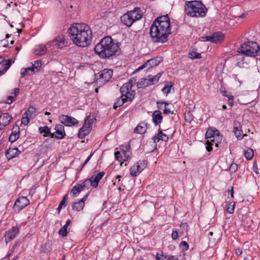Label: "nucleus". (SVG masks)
I'll list each match as a JSON object with an SVG mask.
<instances>
[{
    "instance_id": "4",
    "label": "nucleus",
    "mask_w": 260,
    "mask_h": 260,
    "mask_svg": "<svg viewBox=\"0 0 260 260\" xmlns=\"http://www.w3.org/2000/svg\"><path fill=\"white\" fill-rule=\"evenodd\" d=\"M185 11L189 16L203 17L206 15L207 9L201 1H188L186 2Z\"/></svg>"
},
{
    "instance_id": "38",
    "label": "nucleus",
    "mask_w": 260,
    "mask_h": 260,
    "mask_svg": "<svg viewBox=\"0 0 260 260\" xmlns=\"http://www.w3.org/2000/svg\"><path fill=\"white\" fill-rule=\"evenodd\" d=\"M233 131L238 139L241 140L243 138L242 132L239 127L235 126Z\"/></svg>"
},
{
    "instance_id": "17",
    "label": "nucleus",
    "mask_w": 260,
    "mask_h": 260,
    "mask_svg": "<svg viewBox=\"0 0 260 260\" xmlns=\"http://www.w3.org/2000/svg\"><path fill=\"white\" fill-rule=\"evenodd\" d=\"M133 13H131V11L127 12L121 17V21L126 26L130 27L136 21V19L133 18Z\"/></svg>"
},
{
    "instance_id": "40",
    "label": "nucleus",
    "mask_w": 260,
    "mask_h": 260,
    "mask_svg": "<svg viewBox=\"0 0 260 260\" xmlns=\"http://www.w3.org/2000/svg\"><path fill=\"white\" fill-rule=\"evenodd\" d=\"M235 203L230 202L226 206V210L229 213H233L234 211Z\"/></svg>"
},
{
    "instance_id": "35",
    "label": "nucleus",
    "mask_w": 260,
    "mask_h": 260,
    "mask_svg": "<svg viewBox=\"0 0 260 260\" xmlns=\"http://www.w3.org/2000/svg\"><path fill=\"white\" fill-rule=\"evenodd\" d=\"M85 205V203H83L82 201H78L77 202L73 203L72 205V209L74 210L79 211L81 210Z\"/></svg>"
},
{
    "instance_id": "13",
    "label": "nucleus",
    "mask_w": 260,
    "mask_h": 260,
    "mask_svg": "<svg viewBox=\"0 0 260 260\" xmlns=\"http://www.w3.org/2000/svg\"><path fill=\"white\" fill-rule=\"evenodd\" d=\"M104 174L105 172L102 171L96 175H92L89 179L85 180V181H88L86 183L87 186L88 187L92 186L93 187H96L100 180L103 177Z\"/></svg>"
},
{
    "instance_id": "59",
    "label": "nucleus",
    "mask_w": 260,
    "mask_h": 260,
    "mask_svg": "<svg viewBox=\"0 0 260 260\" xmlns=\"http://www.w3.org/2000/svg\"><path fill=\"white\" fill-rule=\"evenodd\" d=\"M164 114H169L171 113V111L170 109L167 108L166 106L165 107V109L164 110Z\"/></svg>"
},
{
    "instance_id": "60",
    "label": "nucleus",
    "mask_w": 260,
    "mask_h": 260,
    "mask_svg": "<svg viewBox=\"0 0 260 260\" xmlns=\"http://www.w3.org/2000/svg\"><path fill=\"white\" fill-rule=\"evenodd\" d=\"M43 63H44V62H43ZM39 64H40L41 65L42 64L41 60H37L35 61L34 63L32 64V65H36V64L39 65Z\"/></svg>"
},
{
    "instance_id": "10",
    "label": "nucleus",
    "mask_w": 260,
    "mask_h": 260,
    "mask_svg": "<svg viewBox=\"0 0 260 260\" xmlns=\"http://www.w3.org/2000/svg\"><path fill=\"white\" fill-rule=\"evenodd\" d=\"M147 162L145 160H139L130 169V174L133 177H136L146 167Z\"/></svg>"
},
{
    "instance_id": "56",
    "label": "nucleus",
    "mask_w": 260,
    "mask_h": 260,
    "mask_svg": "<svg viewBox=\"0 0 260 260\" xmlns=\"http://www.w3.org/2000/svg\"><path fill=\"white\" fill-rule=\"evenodd\" d=\"M235 253L237 255H240L242 253V250L240 248H237L235 249Z\"/></svg>"
},
{
    "instance_id": "20",
    "label": "nucleus",
    "mask_w": 260,
    "mask_h": 260,
    "mask_svg": "<svg viewBox=\"0 0 260 260\" xmlns=\"http://www.w3.org/2000/svg\"><path fill=\"white\" fill-rule=\"evenodd\" d=\"M12 119V117L8 113H5L0 115V126L3 129L8 125Z\"/></svg>"
},
{
    "instance_id": "14",
    "label": "nucleus",
    "mask_w": 260,
    "mask_h": 260,
    "mask_svg": "<svg viewBox=\"0 0 260 260\" xmlns=\"http://www.w3.org/2000/svg\"><path fill=\"white\" fill-rule=\"evenodd\" d=\"M223 39L224 36L220 32H215L211 36H207L202 37L203 41H208L214 43L219 42L223 40Z\"/></svg>"
},
{
    "instance_id": "6",
    "label": "nucleus",
    "mask_w": 260,
    "mask_h": 260,
    "mask_svg": "<svg viewBox=\"0 0 260 260\" xmlns=\"http://www.w3.org/2000/svg\"><path fill=\"white\" fill-rule=\"evenodd\" d=\"M136 79L134 78L131 79L128 81L124 83L120 89L122 97H125L129 101H132L136 94L135 90L132 89V87L136 83Z\"/></svg>"
},
{
    "instance_id": "12",
    "label": "nucleus",
    "mask_w": 260,
    "mask_h": 260,
    "mask_svg": "<svg viewBox=\"0 0 260 260\" xmlns=\"http://www.w3.org/2000/svg\"><path fill=\"white\" fill-rule=\"evenodd\" d=\"M59 120L60 123L67 126L75 125L79 123L78 120L75 118L63 114L59 116Z\"/></svg>"
},
{
    "instance_id": "47",
    "label": "nucleus",
    "mask_w": 260,
    "mask_h": 260,
    "mask_svg": "<svg viewBox=\"0 0 260 260\" xmlns=\"http://www.w3.org/2000/svg\"><path fill=\"white\" fill-rule=\"evenodd\" d=\"M67 230L62 228H60L58 232L59 235L62 237H66L67 235Z\"/></svg>"
},
{
    "instance_id": "33",
    "label": "nucleus",
    "mask_w": 260,
    "mask_h": 260,
    "mask_svg": "<svg viewBox=\"0 0 260 260\" xmlns=\"http://www.w3.org/2000/svg\"><path fill=\"white\" fill-rule=\"evenodd\" d=\"M14 62L12 58H6L5 56H0V64L12 65Z\"/></svg>"
},
{
    "instance_id": "15",
    "label": "nucleus",
    "mask_w": 260,
    "mask_h": 260,
    "mask_svg": "<svg viewBox=\"0 0 260 260\" xmlns=\"http://www.w3.org/2000/svg\"><path fill=\"white\" fill-rule=\"evenodd\" d=\"M29 204V201L25 197H19L15 202L14 208L18 212Z\"/></svg>"
},
{
    "instance_id": "55",
    "label": "nucleus",
    "mask_w": 260,
    "mask_h": 260,
    "mask_svg": "<svg viewBox=\"0 0 260 260\" xmlns=\"http://www.w3.org/2000/svg\"><path fill=\"white\" fill-rule=\"evenodd\" d=\"M28 73L25 68H22L20 73L21 78L24 77Z\"/></svg>"
},
{
    "instance_id": "30",
    "label": "nucleus",
    "mask_w": 260,
    "mask_h": 260,
    "mask_svg": "<svg viewBox=\"0 0 260 260\" xmlns=\"http://www.w3.org/2000/svg\"><path fill=\"white\" fill-rule=\"evenodd\" d=\"M127 102H129L126 98L121 96L117 99L116 101L115 102L113 106V109L116 110L118 107H120L123 105L124 103Z\"/></svg>"
},
{
    "instance_id": "64",
    "label": "nucleus",
    "mask_w": 260,
    "mask_h": 260,
    "mask_svg": "<svg viewBox=\"0 0 260 260\" xmlns=\"http://www.w3.org/2000/svg\"><path fill=\"white\" fill-rule=\"evenodd\" d=\"M88 196V193L85 195L80 201H82L83 203H84L85 201L86 200Z\"/></svg>"
},
{
    "instance_id": "48",
    "label": "nucleus",
    "mask_w": 260,
    "mask_h": 260,
    "mask_svg": "<svg viewBox=\"0 0 260 260\" xmlns=\"http://www.w3.org/2000/svg\"><path fill=\"white\" fill-rule=\"evenodd\" d=\"M166 257L164 255L162 252L160 253H157L156 255V260H165Z\"/></svg>"
},
{
    "instance_id": "22",
    "label": "nucleus",
    "mask_w": 260,
    "mask_h": 260,
    "mask_svg": "<svg viewBox=\"0 0 260 260\" xmlns=\"http://www.w3.org/2000/svg\"><path fill=\"white\" fill-rule=\"evenodd\" d=\"M55 129L56 134L57 135V139H61L65 137L64 127L62 124H57L55 126Z\"/></svg>"
},
{
    "instance_id": "41",
    "label": "nucleus",
    "mask_w": 260,
    "mask_h": 260,
    "mask_svg": "<svg viewBox=\"0 0 260 260\" xmlns=\"http://www.w3.org/2000/svg\"><path fill=\"white\" fill-rule=\"evenodd\" d=\"M188 56L191 59H199L202 57L200 53L193 51L189 53Z\"/></svg>"
},
{
    "instance_id": "51",
    "label": "nucleus",
    "mask_w": 260,
    "mask_h": 260,
    "mask_svg": "<svg viewBox=\"0 0 260 260\" xmlns=\"http://www.w3.org/2000/svg\"><path fill=\"white\" fill-rule=\"evenodd\" d=\"M2 67L0 66V75L4 74L10 67V66H5L4 69H2Z\"/></svg>"
},
{
    "instance_id": "1",
    "label": "nucleus",
    "mask_w": 260,
    "mask_h": 260,
    "mask_svg": "<svg viewBox=\"0 0 260 260\" xmlns=\"http://www.w3.org/2000/svg\"><path fill=\"white\" fill-rule=\"evenodd\" d=\"M70 39L77 46L85 47L90 44L92 34L90 26L85 23H74L68 29Z\"/></svg>"
},
{
    "instance_id": "63",
    "label": "nucleus",
    "mask_w": 260,
    "mask_h": 260,
    "mask_svg": "<svg viewBox=\"0 0 260 260\" xmlns=\"http://www.w3.org/2000/svg\"><path fill=\"white\" fill-rule=\"evenodd\" d=\"M188 226V224L187 223H182L181 224V227L182 228H187V227Z\"/></svg>"
},
{
    "instance_id": "29",
    "label": "nucleus",
    "mask_w": 260,
    "mask_h": 260,
    "mask_svg": "<svg viewBox=\"0 0 260 260\" xmlns=\"http://www.w3.org/2000/svg\"><path fill=\"white\" fill-rule=\"evenodd\" d=\"M219 134V132L217 129H213L212 128H209L206 132L205 138L207 140H209L210 139L215 138Z\"/></svg>"
},
{
    "instance_id": "16",
    "label": "nucleus",
    "mask_w": 260,
    "mask_h": 260,
    "mask_svg": "<svg viewBox=\"0 0 260 260\" xmlns=\"http://www.w3.org/2000/svg\"><path fill=\"white\" fill-rule=\"evenodd\" d=\"M222 140V136L220 135H218L215 138L207 140L206 142V148L208 152H210L212 150V146L213 145V142H215V146L218 147L219 144H220Z\"/></svg>"
},
{
    "instance_id": "62",
    "label": "nucleus",
    "mask_w": 260,
    "mask_h": 260,
    "mask_svg": "<svg viewBox=\"0 0 260 260\" xmlns=\"http://www.w3.org/2000/svg\"><path fill=\"white\" fill-rule=\"evenodd\" d=\"M168 260H178V258L175 256H171L169 257Z\"/></svg>"
},
{
    "instance_id": "24",
    "label": "nucleus",
    "mask_w": 260,
    "mask_h": 260,
    "mask_svg": "<svg viewBox=\"0 0 260 260\" xmlns=\"http://www.w3.org/2000/svg\"><path fill=\"white\" fill-rule=\"evenodd\" d=\"M168 139V136L162 133L160 129H158L157 135L153 137V140L154 143H157L160 140L167 142Z\"/></svg>"
},
{
    "instance_id": "37",
    "label": "nucleus",
    "mask_w": 260,
    "mask_h": 260,
    "mask_svg": "<svg viewBox=\"0 0 260 260\" xmlns=\"http://www.w3.org/2000/svg\"><path fill=\"white\" fill-rule=\"evenodd\" d=\"M244 155L248 160H250L253 156V151L251 148H248L244 151Z\"/></svg>"
},
{
    "instance_id": "44",
    "label": "nucleus",
    "mask_w": 260,
    "mask_h": 260,
    "mask_svg": "<svg viewBox=\"0 0 260 260\" xmlns=\"http://www.w3.org/2000/svg\"><path fill=\"white\" fill-rule=\"evenodd\" d=\"M172 86L173 84H172L170 85H165L162 89V91L166 93V94L167 95L169 93H170Z\"/></svg>"
},
{
    "instance_id": "53",
    "label": "nucleus",
    "mask_w": 260,
    "mask_h": 260,
    "mask_svg": "<svg viewBox=\"0 0 260 260\" xmlns=\"http://www.w3.org/2000/svg\"><path fill=\"white\" fill-rule=\"evenodd\" d=\"M180 247L184 246L185 249L187 250L188 248L189 245L186 241H183L181 242V243H180Z\"/></svg>"
},
{
    "instance_id": "57",
    "label": "nucleus",
    "mask_w": 260,
    "mask_h": 260,
    "mask_svg": "<svg viewBox=\"0 0 260 260\" xmlns=\"http://www.w3.org/2000/svg\"><path fill=\"white\" fill-rule=\"evenodd\" d=\"M92 154H90L88 157L87 158V159H86V160L85 161V162H84V164L82 165V169L84 166L89 161V160L90 159L91 156H92Z\"/></svg>"
},
{
    "instance_id": "25",
    "label": "nucleus",
    "mask_w": 260,
    "mask_h": 260,
    "mask_svg": "<svg viewBox=\"0 0 260 260\" xmlns=\"http://www.w3.org/2000/svg\"><path fill=\"white\" fill-rule=\"evenodd\" d=\"M52 45L56 46L57 48H62L67 45V42L63 37H59L56 38L52 42Z\"/></svg>"
},
{
    "instance_id": "45",
    "label": "nucleus",
    "mask_w": 260,
    "mask_h": 260,
    "mask_svg": "<svg viewBox=\"0 0 260 260\" xmlns=\"http://www.w3.org/2000/svg\"><path fill=\"white\" fill-rule=\"evenodd\" d=\"M19 137L20 136H17V135L11 134L9 138V140L10 142L13 143L15 141H16L19 138Z\"/></svg>"
},
{
    "instance_id": "39",
    "label": "nucleus",
    "mask_w": 260,
    "mask_h": 260,
    "mask_svg": "<svg viewBox=\"0 0 260 260\" xmlns=\"http://www.w3.org/2000/svg\"><path fill=\"white\" fill-rule=\"evenodd\" d=\"M41 67L42 66H29L25 68V69L27 70V72L30 71L32 73H35L39 72L40 71Z\"/></svg>"
},
{
    "instance_id": "46",
    "label": "nucleus",
    "mask_w": 260,
    "mask_h": 260,
    "mask_svg": "<svg viewBox=\"0 0 260 260\" xmlns=\"http://www.w3.org/2000/svg\"><path fill=\"white\" fill-rule=\"evenodd\" d=\"M238 169V165L236 164H232L229 167V170L232 173H235Z\"/></svg>"
},
{
    "instance_id": "27",
    "label": "nucleus",
    "mask_w": 260,
    "mask_h": 260,
    "mask_svg": "<svg viewBox=\"0 0 260 260\" xmlns=\"http://www.w3.org/2000/svg\"><path fill=\"white\" fill-rule=\"evenodd\" d=\"M19 90L20 89L19 88H15L14 89V92L12 93L11 95L8 96L5 103L8 104H10L13 101H15L16 100V96L17 94L19 93Z\"/></svg>"
},
{
    "instance_id": "34",
    "label": "nucleus",
    "mask_w": 260,
    "mask_h": 260,
    "mask_svg": "<svg viewBox=\"0 0 260 260\" xmlns=\"http://www.w3.org/2000/svg\"><path fill=\"white\" fill-rule=\"evenodd\" d=\"M36 109L32 106H30L27 110L24 113V115H28L33 118L36 117Z\"/></svg>"
},
{
    "instance_id": "8",
    "label": "nucleus",
    "mask_w": 260,
    "mask_h": 260,
    "mask_svg": "<svg viewBox=\"0 0 260 260\" xmlns=\"http://www.w3.org/2000/svg\"><path fill=\"white\" fill-rule=\"evenodd\" d=\"M161 73L155 76L148 75L146 78H141L137 83V86L139 88H142L150 85H154L158 82L161 76Z\"/></svg>"
},
{
    "instance_id": "5",
    "label": "nucleus",
    "mask_w": 260,
    "mask_h": 260,
    "mask_svg": "<svg viewBox=\"0 0 260 260\" xmlns=\"http://www.w3.org/2000/svg\"><path fill=\"white\" fill-rule=\"evenodd\" d=\"M237 51L246 56H256L260 54V47L257 43L249 41L243 43Z\"/></svg>"
},
{
    "instance_id": "23",
    "label": "nucleus",
    "mask_w": 260,
    "mask_h": 260,
    "mask_svg": "<svg viewBox=\"0 0 260 260\" xmlns=\"http://www.w3.org/2000/svg\"><path fill=\"white\" fill-rule=\"evenodd\" d=\"M162 120L161 113L159 110L155 111L152 114V121L155 125L160 123Z\"/></svg>"
},
{
    "instance_id": "7",
    "label": "nucleus",
    "mask_w": 260,
    "mask_h": 260,
    "mask_svg": "<svg viewBox=\"0 0 260 260\" xmlns=\"http://www.w3.org/2000/svg\"><path fill=\"white\" fill-rule=\"evenodd\" d=\"M95 120L94 117H91L90 115L85 118L83 125L78 132V137L80 139L84 138L89 134L92 128V125Z\"/></svg>"
},
{
    "instance_id": "18",
    "label": "nucleus",
    "mask_w": 260,
    "mask_h": 260,
    "mask_svg": "<svg viewBox=\"0 0 260 260\" xmlns=\"http://www.w3.org/2000/svg\"><path fill=\"white\" fill-rule=\"evenodd\" d=\"M19 232V230L17 226H13L11 230L6 232L5 237L6 243L10 242L14 239Z\"/></svg>"
},
{
    "instance_id": "58",
    "label": "nucleus",
    "mask_w": 260,
    "mask_h": 260,
    "mask_svg": "<svg viewBox=\"0 0 260 260\" xmlns=\"http://www.w3.org/2000/svg\"><path fill=\"white\" fill-rule=\"evenodd\" d=\"M92 154H90L88 157L87 158V159H86V160L85 161V162H84V164L82 165V169L84 166L89 161V160L90 159L91 156H92Z\"/></svg>"
},
{
    "instance_id": "2",
    "label": "nucleus",
    "mask_w": 260,
    "mask_h": 260,
    "mask_svg": "<svg viewBox=\"0 0 260 260\" xmlns=\"http://www.w3.org/2000/svg\"><path fill=\"white\" fill-rule=\"evenodd\" d=\"M170 19L168 15L157 17L153 22L150 30V35L153 42L165 43L168 41V36L171 34Z\"/></svg>"
},
{
    "instance_id": "26",
    "label": "nucleus",
    "mask_w": 260,
    "mask_h": 260,
    "mask_svg": "<svg viewBox=\"0 0 260 260\" xmlns=\"http://www.w3.org/2000/svg\"><path fill=\"white\" fill-rule=\"evenodd\" d=\"M131 13H133V17L136 21L139 20L142 18L143 12L141 9L139 7L135 8L133 10L131 11Z\"/></svg>"
},
{
    "instance_id": "50",
    "label": "nucleus",
    "mask_w": 260,
    "mask_h": 260,
    "mask_svg": "<svg viewBox=\"0 0 260 260\" xmlns=\"http://www.w3.org/2000/svg\"><path fill=\"white\" fill-rule=\"evenodd\" d=\"M68 199V196L67 194H65L62 199V200L60 203L59 205L62 206H66L67 205L66 204V201Z\"/></svg>"
},
{
    "instance_id": "11",
    "label": "nucleus",
    "mask_w": 260,
    "mask_h": 260,
    "mask_svg": "<svg viewBox=\"0 0 260 260\" xmlns=\"http://www.w3.org/2000/svg\"><path fill=\"white\" fill-rule=\"evenodd\" d=\"M120 149L122 151L121 152L118 151L115 152L116 159L119 161H126L129 157L127 154V152L129 151L130 149V146L127 145L125 147L121 146Z\"/></svg>"
},
{
    "instance_id": "52",
    "label": "nucleus",
    "mask_w": 260,
    "mask_h": 260,
    "mask_svg": "<svg viewBox=\"0 0 260 260\" xmlns=\"http://www.w3.org/2000/svg\"><path fill=\"white\" fill-rule=\"evenodd\" d=\"M228 104L230 106H232L233 105V96L232 95L229 94V96H228Z\"/></svg>"
},
{
    "instance_id": "31",
    "label": "nucleus",
    "mask_w": 260,
    "mask_h": 260,
    "mask_svg": "<svg viewBox=\"0 0 260 260\" xmlns=\"http://www.w3.org/2000/svg\"><path fill=\"white\" fill-rule=\"evenodd\" d=\"M147 123H140L134 129V132L137 134H144L146 132Z\"/></svg>"
},
{
    "instance_id": "49",
    "label": "nucleus",
    "mask_w": 260,
    "mask_h": 260,
    "mask_svg": "<svg viewBox=\"0 0 260 260\" xmlns=\"http://www.w3.org/2000/svg\"><path fill=\"white\" fill-rule=\"evenodd\" d=\"M173 240H176L178 238V233L176 229H173L171 235Z\"/></svg>"
},
{
    "instance_id": "54",
    "label": "nucleus",
    "mask_w": 260,
    "mask_h": 260,
    "mask_svg": "<svg viewBox=\"0 0 260 260\" xmlns=\"http://www.w3.org/2000/svg\"><path fill=\"white\" fill-rule=\"evenodd\" d=\"M165 104V106H167V105H168V104L166 102H164L162 101H157V105L158 108L160 109L162 107V106Z\"/></svg>"
},
{
    "instance_id": "36",
    "label": "nucleus",
    "mask_w": 260,
    "mask_h": 260,
    "mask_svg": "<svg viewBox=\"0 0 260 260\" xmlns=\"http://www.w3.org/2000/svg\"><path fill=\"white\" fill-rule=\"evenodd\" d=\"M39 129L41 133L44 134L43 136L44 137L49 136V135L51 134L50 129L47 126L40 127Z\"/></svg>"
},
{
    "instance_id": "21",
    "label": "nucleus",
    "mask_w": 260,
    "mask_h": 260,
    "mask_svg": "<svg viewBox=\"0 0 260 260\" xmlns=\"http://www.w3.org/2000/svg\"><path fill=\"white\" fill-rule=\"evenodd\" d=\"M20 153V151L17 148H10L6 151L5 155L8 159H11L16 157Z\"/></svg>"
},
{
    "instance_id": "61",
    "label": "nucleus",
    "mask_w": 260,
    "mask_h": 260,
    "mask_svg": "<svg viewBox=\"0 0 260 260\" xmlns=\"http://www.w3.org/2000/svg\"><path fill=\"white\" fill-rule=\"evenodd\" d=\"M49 136L52 138H56L57 139V135L56 134V132L53 133H51V134H50Z\"/></svg>"
},
{
    "instance_id": "28",
    "label": "nucleus",
    "mask_w": 260,
    "mask_h": 260,
    "mask_svg": "<svg viewBox=\"0 0 260 260\" xmlns=\"http://www.w3.org/2000/svg\"><path fill=\"white\" fill-rule=\"evenodd\" d=\"M162 61V57L160 56L156 57L148 60L144 62L143 65H159Z\"/></svg>"
},
{
    "instance_id": "9",
    "label": "nucleus",
    "mask_w": 260,
    "mask_h": 260,
    "mask_svg": "<svg viewBox=\"0 0 260 260\" xmlns=\"http://www.w3.org/2000/svg\"><path fill=\"white\" fill-rule=\"evenodd\" d=\"M113 71L111 69H104L95 74L96 81L99 84H104L112 77Z\"/></svg>"
},
{
    "instance_id": "19",
    "label": "nucleus",
    "mask_w": 260,
    "mask_h": 260,
    "mask_svg": "<svg viewBox=\"0 0 260 260\" xmlns=\"http://www.w3.org/2000/svg\"><path fill=\"white\" fill-rule=\"evenodd\" d=\"M87 182L88 181H85V180L83 181L81 183L77 184L75 185L72 189L71 193L72 194V196L74 197H76L79 194L81 191H82L85 188H88V186L87 185Z\"/></svg>"
},
{
    "instance_id": "43",
    "label": "nucleus",
    "mask_w": 260,
    "mask_h": 260,
    "mask_svg": "<svg viewBox=\"0 0 260 260\" xmlns=\"http://www.w3.org/2000/svg\"><path fill=\"white\" fill-rule=\"evenodd\" d=\"M20 128L19 126L17 124L14 125L12 129V133L11 134L17 135V136H20V131H19Z\"/></svg>"
},
{
    "instance_id": "42",
    "label": "nucleus",
    "mask_w": 260,
    "mask_h": 260,
    "mask_svg": "<svg viewBox=\"0 0 260 260\" xmlns=\"http://www.w3.org/2000/svg\"><path fill=\"white\" fill-rule=\"evenodd\" d=\"M30 118L31 117H30L29 116L24 115V113L23 115L22 119H21V123L25 125H27L29 122V120H30Z\"/></svg>"
},
{
    "instance_id": "3",
    "label": "nucleus",
    "mask_w": 260,
    "mask_h": 260,
    "mask_svg": "<svg viewBox=\"0 0 260 260\" xmlns=\"http://www.w3.org/2000/svg\"><path fill=\"white\" fill-rule=\"evenodd\" d=\"M119 45L115 43L111 37L102 39L94 47V52L102 58H108L118 52Z\"/></svg>"
},
{
    "instance_id": "32",
    "label": "nucleus",
    "mask_w": 260,
    "mask_h": 260,
    "mask_svg": "<svg viewBox=\"0 0 260 260\" xmlns=\"http://www.w3.org/2000/svg\"><path fill=\"white\" fill-rule=\"evenodd\" d=\"M47 48L46 46L43 45H40L38 46L35 49V52L38 55H43L47 51Z\"/></svg>"
}]
</instances>
